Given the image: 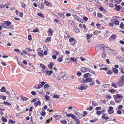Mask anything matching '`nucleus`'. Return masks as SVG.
I'll return each instance as SVG.
<instances>
[{"mask_svg":"<svg viewBox=\"0 0 124 124\" xmlns=\"http://www.w3.org/2000/svg\"><path fill=\"white\" fill-rule=\"evenodd\" d=\"M53 73V72L51 70L50 71H46V74L49 75H50L51 74Z\"/></svg>","mask_w":124,"mask_h":124,"instance_id":"obj_11","label":"nucleus"},{"mask_svg":"<svg viewBox=\"0 0 124 124\" xmlns=\"http://www.w3.org/2000/svg\"><path fill=\"white\" fill-rule=\"evenodd\" d=\"M74 119L76 122H77L78 123L80 122V121H79V120L78 119L77 117H76L75 118H74Z\"/></svg>","mask_w":124,"mask_h":124,"instance_id":"obj_52","label":"nucleus"},{"mask_svg":"<svg viewBox=\"0 0 124 124\" xmlns=\"http://www.w3.org/2000/svg\"><path fill=\"white\" fill-rule=\"evenodd\" d=\"M122 0H115V1L117 3H120L122 1Z\"/></svg>","mask_w":124,"mask_h":124,"instance_id":"obj_45","label":"nucleus"},{"mask_svg":"<svg viewBox=\"0 0 124 124\" xmlns=\"http://www.w3.org/2000/svg\"><path fill=\"white\" fill-rule=\"evenodd\" d=\"M116 9L117 10H119L120 8V7L119 5H117L116 7Z\"/></svg>","mask_w":124,"mask_h":124,"instance_id":"obj_43","label":"nucleus"},{"mask_svg":"<svg viewBox=\"0 0 124 124\" xmlns=\"http://www.w3.org/2000/svg\"><path fill=\"white\" fill-rule=\"evenodd\" d=\"M92 35L89 34H87L86 36L87 38L88 39H89L90 38L92 37Z\"/></svg>","mask_w":124,"mask_h":124,"instance_id":"obj_33","label":"nucleus"},{"mask_svg":"<svg viewBox=\"0 0 124 124\" xmlns=\"http://www.w3.org/2000/svg\"><path fill=\"white\" fill-rule=\"evenodd\" d=\"M53 97L54 98H57L59 97V96L57 94H55L54 95Z\"/></svg>","mask_w":124,"mask_h":124,"instance_id":"obj_51","label":"nucleus"},{"mask_svg":"<svg viewBox=\"0 0 124 124\" xmlns=\"http://www.w3.org/2000/svg\"><path fill=\"white\" fill-rule=\"evenodd\" d=\"M87 87H88V86L86 85L85 86H81V87H80V88H79V87H78V88L80 90H82L83 89H85L86 88H87Z\"/></svg>","mask_w":124,"mask_h":124,"instance_id":"obj_10","label":"nucleus"},{"mask_svg":"<svg viewBox=\"0 0 124 124\" xmlns=\"http://www.w3.org/2000/svg\"><path fill=\"white\" fill-rule=\"evenodd\" d=\"M87 70L88 71V68H86L85 67L82 68L81 69V71L83 72H86Z\"/></svg>","mask_w":124,"mask_h":124,"instance_id":"obj_12","label":"nucleus"},{"mask_svg":"<svg viewBox=\"0 0 124 124\" xmlns=\"http://www.w3.org/2000/svg\"><path fill=\"white\" fill-rule=\"evenodd\" d=\"M6 99V97L4 96H2L1 97V99L3 100H4Z\"/></svg>","mask_w":124,"mask_h":124,"instance_id":"obj_56","label":"nucleus"},{"mask_svg":"<svg viewBox=\"0 0 124 124\" xmlns=\"http://www.w3.org/2000/svg\"><path fill=\"white\" fill-rule=\"evenodd\" d=\"M5 7H6V8H8V6L6 5V4L5 5H0V8H3Z\"/></svg>","mask_w":124,"mask_h":124,"instance_id":"obj_16","label":"nucleus"},{"mask_svg":"<svg viewBox=\"0 0 124 124\" xmlns=\"http://www.w3.org/2000/svg\"><path fill=\"white\" fill-rule=\"evenodd\" d=\"M111 86L115 88H116L117 87V86L116 85V84L114 82L112 83Z\"/></svg>","mask_w":124,"mask_h":124,"instance_id":"obj_20","label":"nucleus"},{"mask_svg":"<svg viewBox=\"0 0 124 124\" xmlns=\"http://www.w3.org/2000/svg\"><path fill=\"white\" fill-rule=\"evenodd\" d=\"M70 59L74 62H77L76 59L74 58L71 57L70 58Z\"/></svg>","mask_w":124,"mask_h":124,"instance_id":"obj_39","label":"nucleus"},{"mask_svg":"<svg viewBox=\"0 0 124 124\" xmlns=\"http://www.w3.org/2000/svg\"><path fill=\"white\" fill-rule=\"evenodd\" d=\"M68 23L72 26H74L73 22L71 20L69 21H68Z\"/></svg>","mask_w":124,"mask_h":124,"instance_id":"obj_31","label":"nucleus"},{"mask_svg":"<svg viewBox=\"0 0 124 124\" xmlns=\"http://www.w3.org/2000/svg\"><path fill=\"white\" fill-rule=\"evenodd\" d=\"M49 87V85L47 84H46L44 85V87L45 88H46L48 87Z\"/></svg>","mask_w":124,"mask_h":124,"instance_id":"obj_55","label":"nucleus"},{"mask_svg":"<svg viewBox=\"0 0 124 124\" xmlns=\"http://www.w3.org/2000/svg\"><path fill=\"white\" fill-rule=\"evenodd\" d=\"M72 16L76 20L79 22L81 23H83L84 22V20L81 19H79L77 16L74 15H73Z\"/></svg>","mask_w":124,"mask_h":124,"instance_id":"obj_2","label":"nucleus"},{"mask_svg":"<svg viewBox=\"0 0 124 124\" xmlns=\"http://www.w3.org/2000/svg\"><path fill=\"white\" fill-rule=\"evenodd\" d=\"M66 74L65 72H62L60 75H59V76L61 78H62L63 77L65 76Z\"/></svg>","mask_w":124,"mask_h":124,"instance_id":"obj_15","label":"nucleus"},{"mask_svg":"<svg viewBox=\"0 0 124 124\" xmlns=\"http://www.w3.org/2000/svg\"><path fill=\"white\" fill-rule=\"evenodd\" d=\"M15 101L13 99H10V98H8V106H12L15 103Z\"/></svg>","mask_w":124,"mask_h":124,"instance_id":"obj_1","label":"nucleus"},{"mask_svg":"<svg viewBox=\"0 0 124 124\" xmlns=\"http://www.w3.org/2000/svg\"><path fill=\"white\" fill-rule=\"evenodd\" d=\"M108 112L110 114H111L114 113L113 110H108Z\"/></svg>","mask_w":124,"mask_h":124,"instance_id":"obj_40","label":"nucleus"},{"mask_svg":"<svg viewBox=\"0 0 124 124\" xmlns=\"http://www.w3.org/2000/svg\"><path fill=\"white\" fill-rule=\"evenodd\" d=\"M22 5L23 7L24 8H26L27 7V6L23 3H22Z\"/></svg>","mask_w":124,"mask_h":124,"instance_id":"obj_46","label":"nucleus"},{"mask_svg":"<svg viewBox=\"0 0 124 124\" xmlns=\"http://www.w3.org/2000/svg\"><path fill=\"white\" fill-rule=\"evenodd\" d=\"M1 119L2 121L4 122H7V119L4 116H2Z\"/></svg>","mask_w":124,"mask_h":124,"instance_id":"obj_21","label":"nucleus"},{"mask_svg":"<svg viewBox=\"0 0 124 124\" xmlns=\"http://www.w3.org/2000/svg\"><path fill=\"white\" fill-rule=\"evenodd\" d=\"M124 24L122 23L120 24V26L121 28H122L124 27Z\"/></svg>","mask_w":124,"mask_h":124,"instance_id":"obj_61","label":"nucleus"},{"mask_svg":"<svg viewBox=\"0 0 124 124\" xmlns=\"http://www.w3.org/2000/svg\"><path fill=\"white\" fill-rule=\"evenodd\" d=\"M92 104L94 107L98 105V104L95 101H93L92 102Z\"/></svg>","mask_w":124,"mask_h":124,"instance_id":"obj_17","label":"nucleus"},{"mask_svg":"<svg viewBox=\"0 0 124 124\" xmlns=\"http://www.w3.org/2000/svg\"><path fill=\"white\" fill-rule=\"evenodd\" d=\"M83 83H87V82H91L92 81V80L91 78H86L85 79H83Z\"/></svg>","mask_w":124,"mask_h":124,"instance_id":"obj_4","label":"nucleus"},{"mask_svg":"<svg viewBox=\"0 0 124 124\" xmlns=\"http://www.w3.org/2000/svg\"><path fill=\"white\" fill-rule=\"evenodd\" d=\"M96 114L98 115H99L101 114V111H97L96 112Z\"/></svg>","mask_w":124,"mask_h":124,"instance_id":"obj_57","label":"nucleus"},{"mask_svg":"<svg viewBox=\"0 0 124 124\" xmlns=\"http://www.w3.org/2000/svg\"><path fill=\"white\" fill-rule=\"evenodd\" d=\"M60 57L58 58L57 59V61L59 62H61L63 61L62 58L63 57V56L62 55L59 56Z\"/></svg>","mask_w":124,"mask_h":124,"instance_id":"obj_8","label":"nucleus"},{"mask_svg":"<svg viewBox=\"0 0 124 124\" xmlns=\"http://www.w3.org/2000/svg\"><path fill=\"white\" fill-rule=\"evenodd\" d=\"M123 107V106L122 105H119L118 106V108L119 109H120Z\"/></svg>","mask_w":124,"mask_h":124,"instance_id":"obj_60","label":"nucleus"},{"mask_svg":"<svg viewBox=\"0 0 124 124\" xmlns=\"http://www.w3.org/2000/svg\"><path fill=\"white\" fill-rule=\"evenodd\" d=\"M62 79L64 80H66L67 79V76L65 75L62 78Z\"/></svg>","mask_w":124,"mask_h":124,"instance_id":"obj_44","label":"nucleus"},{"mask_svg":"<svg viewBox=\"0 0 124 124\" xmlns=\"http://www.w3.org/2000/svg\"><path fill=\"white\" fill-rule=\"evenodd\" d=\"M95 109L97 110H100L101 109V108L100 107H97L95 108Z\"/></svg>","mask_w":124,"mask_h":124,"instance_id":"obj_63","label":"nucleus"},{"mask_svg":"<svg viewBox=\"0 0 124 124\" xmlns=\"http://www.w3.org/2000/svg\"><path fill=\"white\" fill-rule=\"evenodd\" d=\"M60 122L61 123H63L64 124H66L67 123V122L65 120H60Z\"/></svg>","mask_w":124,"mask_h":124,"instance_id":"obj_23","label":"nucleus"},{"mask_svg":"<svg viewBox=\"0 0 124 124\" xmlns=\"http://www.w3.org/2000/svg\"><path fill=\"white\" fill-rule=\"evenodd\" d=\"M38 15L39 16H41L42 17H44V16H43V15L41 13H38Z\"/></svg>","mask_w":124,"mask_h":124,"instance_id":"obj_47","label":"nucleus"},{"mask_svg":"<svg viewBox=\"0 0 124 124\" xmlns=\"http://www.w3.org/2000/svg\"><path fill=\"white\" fill-rule=\"evenodd\" d=\"M114 23L115 24L117 25H119V23L118 21L116 20H115V21H114Z\"/></svg>","mask_w":124,"mask_h":124,"instance_id":"obj_34","label":"nucleus"},{"mask_svg":"<svg viewBox=\"0 0 124 124\" xmlns=\"http://www.w3.org/2000/svg\"><path fill=\"white\" fill-rule=\"evenodd\" d=\"M81 72L79 71H78L77 72V75L80 76L81 75Z\"/></svg>","mask_w":124,"mask_h":124,"instance_id":"obj_62","label":"nucleus"},{"mask_svg":"<svg viewBox=\"0 0 124 124\" xmlns=\"http://www.w3.org/2000/svg\"><path fill=\"white\" fill-rule=\"evenodd\" d=\"M54 65V63H53L51 62L48 65V67L50 69H52L53 68L52 66Z\"/></svg>","mask_w":124,"mask_h":124,"instance_id":"obj_13","label":"nucleus"},{"mask_svg":"<svg viewBox=\"0 0 124 124\" xmlns=\"http://www.w3.org/2000/svg\"><path fill=\"white\" fill-rule=\"evenodd\" d=\"M116 36L114 34L112 35H111V36L110 37V38H111L112 39H116Z\"/></svg>","mask_w":124,"mask_h":124,"instance_id":"obj_19","label":"nucleus"},{"mask_svg":"<svg viewBox=\"0 0 124 124\" xmlns=\"http://www.w3.org/2000/svg\"><path fill=\"white\" fill-rule=\"evenodd\" d=\"M38 29L37 28L35 29L33 31V32H37L38 31Z\"/></svg>","mask_w":124,"mask_h":124,"instance_id":"obj_64","label":"nucleus"},{"mask_svg":"<svg viewBox=\"0 0 124 124\" xmlns=\"http://www.w3.org/2000/svg\"><path fill=\"white\" fill-rule=\"evenodd\" d=\"M59 15L61 17L64 18V16L63 14L61 13H59Z\"/></svg>","mask_w":124,"mask_h":124,"instance_id":"obj_54","label":"nucleus"},{"mask_svg":"<svg viewBox=\"0 0 124 124\" xmlns=\"http://www.w3.org/2000/svg\"><path fill=\"white\" fill-rule=\"evenodd\" d=\"M97 16L98 17H103L102 15L100 13H98L97 14Z\"/></svg>","mask_w":124,"mask_h":124,"instance_id":"obj_41","label":"nucleus"},{"mask_svg":"<svg viewBox=\"0 0 124 124\" xmlns=\"http://www.w3.org/2000/svg\"><path fill=\"white\" fill-rule=\"evenodd\" d=\"M0 91L2 92H5L6 91V88L5 87L3 86L1 89Z\"/></svg>","mask_w":124,"mask_h":124,"instance_id":"obj_14","label":"nucleus"},{"mask_svg":"<svg viewBox=\"0 0 124 124\" xmlns=\"http://www.w3.org/2000/svg\"><path fill=\"white\" fill-rule=\"evenodd\" d=\"M38 54L39 56L41 57L43 55V53H41L40 52H38Z\"/></svg>","mask_w":124,"mask_h":124,"instance_id":"obj_48","label":"nucleus"},{"mask_svg":"<svg viewBox=\"0 0 124 124\" xmlns=\"http://www.w3.org/2000/svg\"><path fill=\"white\" fill-rule=\"evenodd\" d=\"M17 100H19L20 101L22 100V96L20 95H18L17 98Z\"/></svg>","mask_w":124,"mask_h":124,"instance_id":"obj_24","label":"nucleus"},{"mask_svg":"<svg viewBox=\"0 0 124 124\" xmlns=\"http://www.w3.org/2000/svg\"><path fill=\"white\" fill-rule=\"evenodd\" d=\"M116 98L118 99H121L123 98V96L121 94H117L116 95Z\"/></svg>","mask_w":124,"mask_h":124,"instance_id":"obj_9","label":"nucleus"},{"mask_svg":"<svg viewBox=\"0 0 124 124\" xmlns=\"http://www.w3.org/2000/svg\"><path fill=\"white\" fill-rule=\"evenodd\" d=\"M74 30L76 32L78 33L79 32V30L77 28H75Z\"/></svg>","mask_w":124,"mask_h":124,"instance_id":"obj_37","label":"nucleus"},{"mask_svg":"<svg viewBox=\"0 0 124 124\" xmlns=\"http://www.w3.org/2000/svg\"><path fill=\"white\" fill-rule=\"evenodd\" d=\"M112 73V71L110 70H108L107 71V74H111Z\"/></svg>","mask_w":124,"mask_h":124,"instance_id":"obj_59","label":"nucleus"},{"mask_svg":"<svg viewBox=\"0 0 124 124\" xmlns=\"http://www.w3.org/2000/svg\"><path fill=\"white\" fill-rule=\"evenodd\" d=\"M1 64L4 66H6L7 65L6 62H2Z\"/></svg>","mask_w":124,"mask_h":124,"instance_id":"obj_53","label":"nucleus"},{"mask_svg":"<svg viewBox=\"0 0 124 124\" xmlns=\"http://www.w3.org/2000/svg\"><path fill=\"white\" fill-rule=\"evenodd\" d=\"M98 120V119H94L90 120V122L91 123H94L97 121Z\"/></svg>","mask_w":124,"mask_h":124,"instance_id":"obj_26","label":"nucleus"},{"mask_svg":"<svg viewBox=\"0 0 124 124\" xmlns=\"http://www.w3.org/2000/svg\"><path fill=\"white\" fill-rule=\"evenodd\" d=\"M48 32L49 33L51 34H52L53 33V30L52 29H50L48 30Z\"/></svg>","mask_w":124,"mask_h":124,"instance_id":"obj_50","label":"nucleus"},{"mask_svg":"<svg viewBox=\"0 0 124 124\" xmlns=\"http://www.w3.org/2000/svg\"><path fill=\"white\" fill-rule=\"evenodd\" d=\"M75 39L72 38H70L69 39V41L70 42H71L73 41H75Z\"/></svg>","mask_w":124,"mask_h":124,"instance_id":"obj_42","label":"nucleus"},{"mask_svg":"<svg viewBox=\"0 0 124 124\" xmlns=\"http://www.w3.org/2000/svg\"><path fill=\"white\" fill-rule=\"evenodd\" d=\"M28 40L30 41H31L32 39V38L31 36L30 35H28Z\"/></svg>","mask_w":124,"mask_h":124,"instance_id":"obj_49","label":"nucleus"},{"mask_svg":"<svg viewBox=\"0 0 124 124\" xmlns=\"http://www.w3.org/2000/svg\"><path fill=\"white\" fill-rule=\"evenodd\" d=\"M105 46L104 44H100L97 46L96 48V49L97 51H99L102 48L104 47Z\"/></svg>","mask_w":124,"mask_h":124,"instance_id":"obj_3","label":"nucleus"},{"mask_svg":"<svg viewBox=\"0 0 124 124\" xmlns=\"http://www.w3.org/2000/svg\"><path fill=\"white\" fill-rule=\"evenodd\" d=\"M8 29H10L11 30L13 29V25H9V26L8 27Z\"/></svg>","mask_w":124,"mask_h":124,"instance_id":"obj_25","label":"nucleus"},{"mask_svg":"<svg viewBox=\"0 0 124 124\" xmlns=\"http://www.w3.org/2000/svg\"><path fill=\"white\" fill-rule=\"evenodd\" d=\"M77 114V116H78V117H79V118H82V116L81 114H79V113L78 114Z\"/></svg>","mask_w":124,"mask_h":124,"instance_id":"obj_38","label":"nucleus"},{"mask_svg":"<svg viewBox=\"0 0 124 124\" xmlns=\"http://www.w3.org/2000/svg\"><path fill=\"white\" fill-rule=\"evenodd\" d=\"M2 26L5 28H7L8 27V21H5L4 23L2 24Z\"/></svg>","mask_w":124,"mask_h":124,"instance_id":"obj_5","label":"nucleus"},{"mask_svg":"<svg viewBox=\"0 0 124 124\" xmlns=\"http://www.w3.org/2000/svg\"><path fill=\"white\" fill-rule=\"evenodd\" d=\"M89 74H90V73H89L84 74V78H85L89 76Z\"/></svg>","mask_w":124,"mask_h":124,"instance_id":"obj_29","label":"nucleus"},{"mask_svg":"<svg viewBox=\"0 0 124 124\" xmlns=\"http://www.w3.org/2000/svg\"><path fill=\"white\" fill-rule=\"evenodd\" d=\"M42 87V85L40 84H38L37 85H35L34 86V88L37 89H40Z\"/></svg>","mask_w":124,"mask_h":124,"instance_id":"obj_7","label":"nucleus"},{"mask_svg":"<svg viewBox=\"0 0 124 124\" xmlns=\"http://www.w3.org/2000/svg\"><path fill=\"white\" fill-rule=\"evenodd\" d=\"M114 98L115 99V101L117 103H119L121 102L122 100L120 99L117 98L114 95L113 96Z\"/></svg>","mask_w":124,"mask_h":124,"instance_id":"obj_6","label":"nucleus"},{"mask_svg":"<svg viewBox=\"0 0 124 124\" xmlns=\"http://www.w3.org/2000/svg\"><path fill=\"white\" fill-rule=\"evenodd\" d=\"M104 49L103 48V54L102 55V57L103 58H104L106 57V54H105V53L104 52H105V50H104Z\"/></svg>","mask_w":124,"mask_h":124,"instance_id":"obj_22","label":"nucleus"},{"mask_svg":"<svg viewBox=\"0 0 124 124\" xmlns=\"http://www.w3.org/2000/svg\"><path fill=\"white\" fill-rule=\"evenodd\" d=\"M93 107L92 106H90L89 108H87V109L88 110H91L92 109Z\"/></svg>","mask_w":124,"mask_h":124,"instance_id":"obj_58","label":"nucleus"},{"mask_svg":"<svg viewBox=\"0 0 124 124\" xmlns=\"http://www.w3.org/2000/svg\"><path fill=\"white\" fill-rule=\"evenodd\" d=\"M113 71L116 74L118 73V70L116 68H115L113 69Z\"/></svg>","mask_w":124,"mask_h":124,"instance_id":"obj_28","label":"nucleus"},{"mask_svg":"<svg viewBox=\"0 0 124 124\" xmlns=\"http://www.w3.org/2000/svg\"><path fill=\"white\" fill-rule=\"evenodd\" d=\"M40 65L43 69L45 70L46 69L45 66L43 64H40Z\"/></svg>","mask_w":124,"mask_h":124,"instance_id":"obj_32","label":"nucleus"},{"mask_svg":"<svg viewBox=\"0 0 124 124\" xmlns=\"http://www.w3.org/2000/svg\"><path fill=\"white\" fill-rule=\"evenodd\" d=\"M41 115L43 116H45L46 114V112L45 111H42L40 113Z\"/></svg>","mask_w":124,"mask_h":124,"instance_id":"obj_36","label":"nucleus"},{"mask_svg":"<svg viewBox=\"0 0 124 124\" xmlns=\"http://www.w3.org/2000/svg\"><path fill=\"white\" fill-rule=\"evenodd\" d=\"M109 85L107 84H104L102 85V86L104 88H107L108 87Z\"/></svg>","mask_w":124,"mask_h":124,"instance_id":"obj_35","label":"nucleus"},{"mask_svg":"<svg viewBox=\"0 0 124 124\" xmlns=\"http://www.w3.org/2000/svg\"><path fill=\"white\" fill-rule=\"evenodd\" d=\"M45 99L47 101H49L50 100V97L47 95H46L45 96Z\"/></svg>","mask_w":124,"mask_h":124,"instance_id":"obj_18","label":"nucleus"},{"mask_svg":"<svg viewBox=\"0 0 124 124\" xmlns=\"http://www.w3.org/2000/svg\"><path fill=\"white\" fill-rule=\"evenodd\" d=\"M88 71H89L92 74H94L95 73V72L93 70H90L89 68H88Z\"/></svg>","mask_w":124,"mask_h":124,"instance_id":"obj_27","label":"nucleus"},{"mask_svg":"<svg viewBox=\"0 0 124 124\" xmlns=\"http://www.w3.org/2000/svg\"><path fill=\"white\" fill-rule=\"evenodd\" d=\"M41 7L39 8L41 9H43L44 8V4L43 3H41Z\"/></svg>","mask_w":124,"mask_h":124,"instance_id":"obj_30","label":"nucleus"}]
</instances>
